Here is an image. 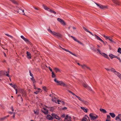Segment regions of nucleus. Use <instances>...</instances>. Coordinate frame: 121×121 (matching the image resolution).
I'll use <instances>...</instances> for the list:
<instances>
[{
	"mask_svg": "<svg viewBox=\"0 0 121 121\" xmlns=\"http://www.w3.org/2000/svg\"><path fill=\"white\" fill-rule=\"evenodd\" d=\"M71 117L68 115H67L65 118L64 121H71Z\"/></svg>",
	"mask_w": 121,
	"mask_h": 121,
	"instance_id": "nucleus-10",
	"label": "nucleus"
},
{
	"mask_svg": "<svg viewBox=\"0 0 121 121\" xmlns=\"http://www.w3.org/2000/svg\"><path fill=\"white\" fill-rule=\"evenodd\" d=\"M109 114L112 118H114L115 116V115L113 113H110Z\"/></svg>",
	"mask_w": 121,
	"mask_h": 121,
	"instance_id": "nucleus-27",
	"label": "nucleus"
},
{
	"mask_svg": "<svg viewBox=\"0 0 121 121\" xmlns=\"http://www.w3.org/2000/svg\"><path fill=\"white\" fill-rule=\"evenodd\" d=\"M105 69H106L107 71H110L111 69H109L106 68H105Z\"/></svg>",
	"mask_w": 121,
	"mask_h": 121,
	"instance_id": "nucleus-56",
	"label": "nucleus"
},
{
	"mask_svg": "<svg viewBox=\"0 0 121 121\" xmlns=\"http://www.w3.org/2000/svg\"><path fill=\"white\" fill-rule=\"evenodd\" d=\"M29 73H30V75L32 77H33V74L31 73V72L30 71V70L29 71Z\"/></svg>",
	"mask_w": 121,
	"mask_h": 121,
	"instance_id": "nucleus-52",
	"label": "nucleus"
},
{
	"mask_svg": "<svg viewBox=\"0 0 121 121\" xmlns=\"http://www.w3.org/2000/svg\"><path fill=\"white\" fill-rule=\"evenodd\" d=\"M81 109L83 110L85 112H87V110H88L87 109H86L84 107H81Z\"/></svg>",
	"mask_w": 121,
	"mask_h": 121,
	"instance_id": "nucleus-25",
	"label": "nucleus"
},
{
	"mask_svg": "<svg viewBox=\"0 0 121 121\" xmlns=\"http://www.w3.org/2000/svg\"><path fill=\"white\" fill-rule=\"evenodd\" d=\"M113 2L117 5H120V2L118 0H112Z\"/></svg>",
	"mask_w": 121,
	"mask_h": 121,
	"instance_id": "nucleus-14",
	"label": "nucleus"
},
{
	"mask_svg": "<svg viewBox=\"0 0 121 121\" xmlns=\"http://www.w3.org/2000/svg\"><path fill=\"white\" fill-rule=\"evenodd\" d=\"M6 117H5L2 118H0V121H3L6 118Z\"/></svg>",
	"mask_w": 121,
	"mask_h": 121,
	"instance_id": "nucleus-35",
	"label": "nucleus"
},
{
	"mask_svg": "<svg viewBox=\"0 0 121 121\" xmlns=\"http://www.w3.org/2000/svg\"><path fill=\"white\" fill-rule=\"evenodd\" d=\"M69 92L72 95L75 96H76V95L74 93L72 92L71 91H69Z\"/></svg>",
	"mask_w": 121,
	"mask_h": 121,
	"instance_id": "nucleus-45",
	"label": "nucleus"
},
{
	"mask_svg": "<svg viewBox=\"0 0 121 121\" xmlns=\"http://www.w3.org/2000/svg\"><path fill=\"white\" fill-rule=\"evenodd\" d=\"M61 101L59 100H57V102H58L57 103L58 104H60V103H61Z\"/></svg>",
	"mask_w": 121,
	"mask_h": 121,
	"instance_id": "nucleus-55",
	"label": "nucleus"
},
{
	"mask_svg": "<svg viewBox=\"0 0 121 121\" xmlns=\"http://www.w3.org/2000/svg\"><path fill=\"white\" fill-rule=\"evenodd\" d=\"M54 70L55 71L56 73H57V72H61V70L59 69L56 67L54 68Z\"/></svg>",
	"mask_w": 121,
	"mask_h": 121,
	"instance_id": "nucleus-18",
	"label": "nucleus"
},
{
	"mask_svg": "<svg viewBox=\"0 0 121 121\" xmlns=\"http://www.w3.org/2000/svg\"><path fill=\"white\" fill-rule=\"evenodd\" d=\"M72 55L76 57H77L78 56L76 54V53H71Z\"/></svg>",
	"mask_w": 121,
	"mask_h": 121,
	"instance_id": "nucleus-44",
	"label": "nucleus"
},
{
	"mask_svg": "<svg viewBox=\"0 0 121 121\" xmlns=\"http://www.w3.org/2000/svg\"><path fill=\"white\" fill-rule=\"evenodd\" d=\"M109 56L111 59H112L114 57H115L116 56H114L112 54H110L109 55Z\"/></svg>",
	"mask_w": 121,
	"mask_h": 121,
	"instance_id": "nucleus-26",
	"label": "nucleus"
},
{
	"mask_svg": "<svg viewBox=\"0 0 121 121\" xmlns=\"http://www.w3.org/2000/svg\"><path fill=\"white\" fill-rule=\"evenodd\" d=\"M34 114H36V115H38L39 114L38 111L37 110H36V111L34 110Z\"/></svg>",
	"mask_w": 121,
	"mask_h": 121,
	"instance_id": "nucleus-33",
	"label": "nucleus"
},
{
	"mask_svg": "<svg viewBox=\"0 0 121 121\" xmlns=\"http://www.w3.org/2000/svg\"><path fill=\"white\" fill-rule=\"evenodd\" d=\"M19 10H21V11H22V13H22V14H23V15H25V13L24 12V10H22V9H21L20 8L19 9Z\"/></svg>",
	"mask_w": 121,
	"mask_h": 121,
	"instance_id": "nucleus-41",
	"label": "nucleus"
},
{
	"mask_svg": "<svg viewBox=\"0 0 121 121\" xmlns=\"http://www.w3.org/2000/svg\"><path fill=\"white\" fill-rule=\"evenodd\" d=\"M52 77L53 78H55L56 77V76L55 74L53 72H52Z\"/></svg>",
	"mask_w": 121,
	"mask_h": 121,
	"instance_id": "nucleus-37",
	"label": "nucleus"
},
{
	"mask_svg": "<svg viewBox=\"0 0 121 121\" xmlns=\"http://www.w3.org/2000/svg\"><path fill=\"white\" fill-rule=\"evenodd\" d=\"M47 107L48 108H49V110L52 112L55 109V108L54 107Z\"/></svg>",
	"mask_w": 121,
	"mask_h": 121,
	"instance_id": "nucleus-19",
	"label": "nucleus"
},
{
	"mask_svg": "<svg viewBox=\"0 0 121 121\" xmlns=\"http://www.w3.org/2000/svg\"><path fill=\"white\" fill-rule=\"evenodd\" d=\"M87 89L89 90L90 91H92L93 92H94V91H93L92 89L91 88L89 87V86L88 87Z\"/></svg>",
	"mask_w": 121,
	"mask_h": 121,
	"instance_id": "nucleus-42",
	"label": "nucleus"
},
{
	"mask_svg": "<svg viewBox=\"0 0 121 121\" xmlns=\"http://www.w3.org/2000/svg\"><path fill=\"white\" fill-rule=\"evenodd\" d=\"M52 117L53 118V119L54 118L56 115L54 113H52L51 114Z\"/></svg>",
	"mask_w": 121,
	"mask_h": 121,
	"instance_id": "nucleus-36",
	"label": "nucleus"
},
{
	"mask_svg": "<svg viewBox=\"0 0 121 121\" xmlns=\"http://www.w3.org/2000/svg\"><path fill=\"white\" fill-rule=\"evenodd\" d=\"M4 71V73H4V74L5 75H6L7 76L9 77V71L8 70V71Z\"/></svg>",
	"mask_w": 121,
	"mask_h": 121,
	"instance_id": "nucleus-16",
	"label": "nucleus"
},
{
	"mask_svg": "<svg viewBox=\"0 0 121 121\" xmlns=\"http://www.w3.org/2000/svg\"><path fill=\"white\" fill-rule=\"evenodd\" d=\"M17 12L18 13H19L20 14H22V11H21L19 10H18L17 11Z\"/></svg>",
	"mask_w": 121,
	"mask_h": 121,
	"instance_id": "nucleus-48",
	"label": "nucleus"
},
{
	"mask_svg": "<svg viewBox=\"0 0 121 121\" xmlns=\"http://www.w3.org/2000/svg\"><path fill=\"white\" fill-rule=\"evenodd\" d=\"M75 96L76 97H77L79 100H80V101H81L82 102V101H83V99H81V98H80L79 97L77 96L76 95Z\"/></svg>",
	"mask_w": 121,
	"mask_h": 121,
	"instance_id": "nucleus-31",
	"label": "nucleus"
},
{
	"mask_svg": "<svg viewBox=\"0 0 121 121\" xmlns=\"http://www.w3.org/2000/svg\"><path fill=\"white\" fill-rule=\"evenodd\" d=\"M42 88H43V90L44 91H46V87L45 86H43Z\"/></svg>",
	"mask_w": 121,
	"mask_h": 121,
	"instance_id": "nucleus-54",
	"label": "nucleus"
},
{
	"mask_svg": "<svg viewBox=\"0 0 121 121\" xmlns=\"http://www.w3.org/2000/svg\"><path fill=\"white\" fill-rule=\"evenodd\" d=\"M95 3L101 9H103L105 8H108V6H107L103 5L101 4H99L96 3Z\"/></svg>",
	"mask_w": 121,
	"mask_h": 121,
	"instance_id": "nucleus-6",
	"label": "nucleus"
},
{
	"mask_svg": "<svg viewBox=\"0 0 121 121\" xmlns=\"http://www.w3.org/2000/svg\"><path fill=\"white\" fill-rule=\"evenodd\" d=\"M82 102H83V103L86 105H87L89 104V103L88 102L86 101H85L84 100H83Z\"/></svg>",
	"mask_w": 121,
	"mask_h": 121,
	"instance_id": "nucleus-28",
	"label": "nucleus"
},
{
	"mask_svg": "<svg viewBox=\"0 0 121 121\" xmlns=\"http://www.w3.org/2000/svg\"><path fill=\"white\" fill-rule=\"evenodd\" d=\"M4 71L3 70L0 71V76H1L2 75V73H4Z\"/></svg>",
	"mask_w": 121,
	"mask_h": 121,
	"instance_id": "nucleus-51",
	"label": "nucleus"
},
{
	"mask_svg": "<svg viewBox=\"0 0 121 121\" xmlns=\"http://www.w3.org/2000/svg\"><path fill=\"white\" fill-rule=\"evenodd\" d=\"M107 119L110 120V117L109 115H108L107 117Z\"/></svg>",
	"mask_w": 121,
	"mask_h": 121,
	"instance_id": "nucleus-53",
	"label": "nucleus"
},
{
	"mask_svg": "<svg viewBox=\"0 0 121 121\" xmlns=\"http://www.w3.org/2000/svg\"><path fill=\"white\" fill-rule=\"evenodd\" d=\"M17 87L16 86V85H15L14 84V85H13V86H12V87H13L14 89H17L16 87Z\"/></svg>",
	"mask_w": 121,
	"mask_h": 121,
	"instance_id": "nucleus-47",
	"label": "nucleus"
},
{
	"mask_svg": "<svg viewBox=\"0 0 121 121\" xmlns=\"http://www.w3.org/2000/svg\"><path fill=\"white\" fill-rule=\"evenodd\" d=\"M89 116L90 117L91 120H95L97 118H98V116L93 113H91L89 114Z\"/></svg>",
	"mask_w": 121,
	"mask_h": 121,
	"instance_id": "nucleus-4",
	"label": "nucleus"
},
{
	"mask_svg": "<svg viewBox=\"0 0 121 121\" xmlns=\"http://www.w3.org/2000/svg\"><path fill=\"white\" fill-rule=\"evenodd\" d=\"M13 117L14 119L15 118V112H13Z\"/></svg>",
	"mask_w": 121,
	"mask_h": 121,
	"instance_id": "nucleus-60",
	"label": "nucleus"
},
{
	"mask_svg": "<svg viewBox=\"0 0 121 121\" xmlns=\"http://www.w3.org/2000/svg\"><path fill=\"white\" fill-rule=\"evenodd\" d=\"M31 79L32 81L34 80L35 79L34 78V77H32V78H31Z\"/></svg>",
	"mask_w": 121,
	"mask_h": 121,
	"instance_id": "nucleus-61",
	"label": "nucleus"
},
{
	"mask_svg": "<svg viewBox=\"0 0 121 121\" xmlns=\"http://www.w3.org/2000/svg\"><path fill=\"white\" fill-rule=\"evenodd\" d=\"M11 109L12 110V111H14V109H13V107L12 106V107H11Z\"/></svg>",
	"mask_w": 121,
	"mask_h": 121,
	"instance_id": "nucleus-62",
	"label": "nucleus"
},
{
	"mask_svg": "<svg viewBox=\"0 0 121 121\" xmlns=\"http://www.w3.org/2000/svg\"><path fill=\"white\" fill-rule=\"evenodd\" d=\"M24 92V91L22 90L21 91H20V92L22 93V94H23V92Z\"/></svg>",
	"mask_w": 121,
	"mask_h": 121,
	"instance_id": "nucleus-63",
	"label": "nucleus"
},
{
	"mask_svg": "<svg viewBox=\"0 0 121 121\" xmlns=\"http://www.w3.org/2000/svg\"><path fill=\"white\" fill-rule=\"evenodd\" d=\"M10 1H11L13 3L15 4H16L17 5L18 4L17 2L15 0H9Z\"/></svg>",
	"mask_w": 121,
	"mask_h": 121,
	"instance_id": "nucleus-29",
	"label": "nucleus"
},
{
	"mask_svg": "<svg viewBox=\"0 0 121 121\" xmlns=\"http://www.w3.org/2000/svg\"><path fill=\"white\" fill-rule=\"evenodd\" d=\"M81 66L82 68L84 69H86L90 70V68L88 67L86 65L83 64V65H81Z\"/></svg>",
	"mask_w": 121,
	"mask_h": 121,
	"instance_id": "nucleus-11",
	"label": "nucleus"
},
{
	"mask_svg": "<svg viewBox=\"0 0 121 121\" xmlns=\"http://www.w3.org/2000/svg\"><path fill=\"white\" fill-rule=\"evenodd\" d=\"M82 121H90L89 117L87 116H85L82 119Z\"/></svg>",
	"mask_w": 121,
	"mask_h": 121,
	"instance_id": "nucleus-12",
	"label": "nucleus"
},
{
	"mask_svg": "<svg viewBox=\"0 0 121 121\" xmlns=\"http://www.w3.org/2000/svg\"><path fill=\"white\" fill-rule=\"evenodd\" d=\"M42 112L45 114H47L48 113V110H46V111H43L42 110Z\"/></svg>",
	"mask_w": 121,
	"mask_h": 121,
	"instance_id": "nucleus-30",
	"label": "nucleus"
},
{
	"mask_svg": "<svg viewBox=\"0 0 121 121\" xmlns=\"http://www.w3.org/2000/svg\"><path fill=\"white\" fill-rule=\"evenodd\" d=\"M46 118L47 119L49 120H52L53 119L52 116L49 114H48L47 115Z\"/></svg>",
	"mask_w": 121,
	"mask_h": 121,
	"instance_id": "nucleus-13",
	"label": "nucleus"
},
{
	"mask_svg": "<svg viewBox=\"0 0 121 121\" xmlns=\"http://www.w3.org/2000/svg\"><path fill=\"white\" fill-rule=\"evenodd\" d=\"M102 56L105 58L107 59H109L108 55L106 53H100Z\"/></svg>",
	"mask_w": 121,
	"mask_h": 121,
	"instance_id": "nucleus-17",
	"label": "nucleus"
},
{
	"mask_svg": "<svg viewBox=\"0 0 121 121\" xmlns=\"http://www.w3.org/2000/svg\"><path fill=\"white\" fill-rule=\"evenodd\" d=\"M43 6L44 9L47 10L49 11L50 9L49 8L47 7V6L44 5H43Z\"/></svg>",
	"mask_w": 121,
	"mask_h": 121,
	"instance_id": "nucleus-22",
	"label": "nucleus"
},
{
	"mask_svg": "<svg viewBox=\"0 0 121 121\" xmlns=\"http://www.w3.org/2000/svg\"><path fill=\"white\" fill-rule=\"evenodd\" d=\"M38 89L39 90V92H41L42 91L41 89L40 88H38Z\"/></svg>",
	"mask_w": 121,
	"mask_h": 121,
	"instance_id": "nucleus-58",
	"label": "nucleus"
},
{
	"mask_svg": "<svg viewBox=\"0 0 121 121\" xmlns=\"http://www.w3.org/2000/svg\"><path fill=\"white\" fill-rule=\"evenodd\" d=\"M49 11L51 13H52L55 14H56V12L53 10L50 9Z\"/></svg>",
	"mask_w": 121,
	"mask_h": 121,
	"instance_id": "nucleus-32",
	"label": "nucleus"
},
{
	"mask_svg": "<svg viewBox=\"0 0 121 121\" xmlns=\"http://www.w3.org/2000/svg\"><path fill=\"white\" fill-rule=\"evenodd\" d=\"M65 114H64L62 115L61 116V117L62 118L64 117H65Z\"/></svg>",
	"mask_w": 121,
	"mask_h": 121,
	"instance_id": "nucleus-59",
	"label": "nucleus"
},
{
	"mask_svg": "<svg viewBox=\"0 0 121 121\" xmlns=\"http://www.w3.org/2000/svg\"><path fill=\"white\" fill-rule=\"evenodd\" d=\"M110 71L113 72L117 75L121 80V74L120 73L117 72L114 69L112 68L111 69Z\"/></svg>",
	"mask_w": 121,
	"mask_h": 121,
	"instance_id": "nucleus-3",
	"label": "nucleus"
},
{
	"mask_svg": "<svg viewBox=\"0 0 121 121\" xmlns=\"http://www.w3.org/2000/svg\"><path fill=\"white\" fill-rule=\"evenodd\" d=\"M117 52L120 53H121V48H118L117 50Z\"/></svg>",
	"mask_w": 121,
	"mask_h": 121,
	"instance_id": "nucleus-43",
	"label": "nucleus"
},
{
	"mask_svg": "<svg viewBox=\"0 0 121 121\" xmlns=\"http://www.w3.org/2000/svg\"><path fill=\"white\" fill-rule=\"evenodd\" d=\"M56 98H55L54 99H52V101H53V102H54L55 101V102L56 103H57V102H56Z\"/></svg>",
	"mask_w": 121,
	"mask_h": 121,
	"instance_id": "nucleus-50",
	"label": "nucleus"
},
{
	"mask_svg": "<svg viewBox=\"0 0 121 121\" xmlns=\"http://www.w3.org/2000/svg\"><path fill=\"white\" fill-rule=\"evenodd\" d=\"M34 93L36 94H37L38 93V91H36V92H34Z\"/></svg>",
	"mask_w": 121,
	"mask_h": 121,
	"instance_id": "nucleus-64",
	"label": "nucleus"
},
{
	"mask_svg": "<svg viewBox=\"0 0 121 121\" xmlns=\"http://www.w3.org/2000/svg\"><path fill=\"white\" fill-rule=\"evenodd\" d=\"M5 35H6V36L10 37V38H11L12 39H13V36H12L10 35H9L8 34H5Z\"/></svg>",
	"mask_w": 121,
	"mask_h": 121,
	"instance_id": "nucleus-39",
	"label": "nucleus"
},
{
	"mask_svg": "<svg viewBox=\"0 0 121 121\" xmlns=\"http://www.w3.org/2000/svg\"><path fill=\"white\" fill-rule=\"evenodd\" d=\"M65 51H66V52H69V53H72V52H70V51H69L68 50V49H66L65 50Z\"/></svg>",
	"mask_w": 121,
	"mask_h": 121,
	"instance_id": "nucleus-57",
	"label": "nucleus"
},
{
	"mask_svg": "<svg viewBox=\"0 0 121 121\" xmlns=\"http://www.w3.org/2000/svg\"><path fill=\"white\" fill-rule=\"evenodd\" d=\"M70 37L72 38L75 41L78 42V43L81 45H84V44L82 42L79 41L77 39H76L74 37L72 36H71Z\"/></svg>",
	"mask_w": 121,
	"mask_h": 121,
	"instance_id": "nucleus-8",
	"label": "nucleus"
},
{
	"mask_svg": "<svg viewBox=\"0 0 121 121\" xmlns=\"http://www.w3.org/2000/svg\"><path fill=\"white\" fill-rule=\"evenodd\" d=\"M54 118H55L57 120H60V117H59L56 115Z\"/></svg>",
	"mask_w": 121,
	"mask_h": 121,
	"instance_id": "nucleus-38",
	"label": "nucleus"
},
{
	"mask_svg": "<svg viewBox=\"0 0 121 121\" xmlns=\"http://www.w3.org/2000/svg\"><path fill=\"white\" fill-rule=\"evenodd\" d=\"M115 57L117 59H118V60H119V61H120V62H121V60L120 57H117V56H115Z\"/></svg>",
	"mask_w": 121,
	"mask_h": 121,
	"instance_id": "nucleus-49",
	"label": "nucleus"
},
{
	"mask_svg": "<svg viewBox=\"0 0 121 121\" xmlns=\"http://www.w3.org/2000/svg\"><path fill=\"white\" fill-rule=\"evenodd\" d=\"M57 20L59 22L62 24L64 26L66 25V23L62 19L60 18H58L57 19Z\"/></svg>",
	"mask_w": 121,
	"mask_h": 121,
	"instance_id": "nucleus-7",
	"label": "nucleus"
},
{
	"mask_svg": "<svg viewBox=\"0 0 121 121\" xmlns=\"http://www.w3.org/2000/svg\"><path fill=\"white\" fill-rule=\"evenodd\" d=\"M26 56L28 59H31V54L30 53H26Z\"/></svg>",
	"mask_w": 121,
	"mask_h": 121,
	"instance_id": "nucleus-24",
	"label": "nucleus"
},
{
	"mask_svg": "<svg viewBox=\"0 0 121 121\" xmlns=\"http://www.w3.org/2000/svg\"><path fill=\"white\" fill-rule=\"evenodd\" d=\"M112 38H111V39H110L109 41L111 42L112 43H116V42H115L113 40H112Z\"/></svg>",
	"mask_w": 121,
	"mask_h": 121,
	"instance_id": "nucleus-46",
	"label": "nucleus"
},
{
	"mask_svg": "<svg viewBox=\"0 0 121 121\" xmlns=\"http://www.w3.org/2000/svg\"><path fill=\"white\" fill-rule=\"evenodd\" d=\"M5 35H6V36L10 37V38H11L12 39H13V36H12L10 35H9L8 34H5Z\"/></svg>",
	"mask_w": 121,
	"mask_h": 121,
	"instance_id": "nucleus-40",
	"label": "nucleus"
},
{
	"mask_svg": "<svg viewBox=\"0 0 121 121\" xmlns=\"http://www.w3.org/2000/svg\"><path fill=\"white\" fill-rule=\"evenodd\" d=\"M83 29L84 30L86 31L89 32V33H90L92 35V36H94V35L93 34H92V33L90 32L89 30H88L87 29L85 28L84 27H83Z\"/></svg>",
	"mask_w": 121,
	"mask_h": 121,
	"instance_id": "nucleus-21",
	"label": "nucleus"
},
{
	"mask_svg": "<svg viewBox=\"0 0 121 121\" xmlns=\"http://www.w3.org/2000/svg\"><path fill=\"white\" fill-rule=\"evenodd\" d=\"M115 120L117 121H121V114H119L116 116Z\"/></svg>",
	"mask_w": 121,
	"mask_h": 121,
	"instance_id": "nucleus-9",
	"label": "nucleus"
},
{
	"mask_svg": "<svg viewBox=\"0 0 121 121\" xmlns=\"http://www.w3.org/2000/svg\"><path fill=\"white\" fill-rule=\"evenodd\" d=\"M100 111L102 113H106L107 112L106 111L105 109L101 108L100 109Z\"/></svg>",
	"mask_w": 121,
	"mask_h": 121,
	"instance_id": "nucleus-23",
	"label": "nucleus"
},
{
	"mask_svg": "<svg viewBox=\"0 0 121 121\" xmlns=\"http://www.w3.org/2000/svg\"><path fill=\"white\" fill-rule=\"evenodd\" d=\"M103 36L106 39H108L109 40H110V39L112 38L111 36H106L105 35H103Z\"/></svg>",
	"mask_w": 121,
	"mask_h": 121,
	"instance_id": "nucleus-20",
	"label": "nucleus"
},
{
	"mask_svg": "<svg viewBox=\"0 0 121 121\" xmlns=\"http://www.w3.org/2000/svg\"><path fill=\"white\" fill-rule=\"evenodd\" d=\"M48 31L53 35L56 36L58 38H60L62 37V35L58 33H57L54 31H52L50 29V27L48 29Z\"/></svg>",
	"mask_w": 121,
	"mask_h": 121,
	"instance_id": "nucleus-1",
	"label": "nucleus"
},
{
	"mask_svg": "<svg viewBox=\"0 0 121 121\" xmlns=\"http://www.w3.org/2000/svg\"><path fill=\"white\" fill-rule=\"evenodd\" d=\"M83 85L84 87L87 89L88 87L89 86L87 84H85L84 83L83 84Z\"/></svg>",
	"mask_w": 121,
	"mask_h": 121,
	"instance_id": "nucleus-34",
	"label": "nucleus"
},
{
	"mask_svg": "<svg viewBox=\"0 0 121 121\" xmlns=\"http://www.w3.org/2000/svg\"><path fill=\"white\" fill-rule=\"evenodd\" d=\"M54 81L57 83H58V85L62 86L64 87H67V85L62 81H59L57 80L56 78H55L54 80Z\"/></svg>",
	"mask_w": 121,
	"mask_h": 121,
	"instance_id": "nucleus-2",
	"label": "nucleus"
},
{
	"mask_svg": "<svg viewBox=\"0 0 121 121\" xmlns=\"http://www.w3.org/2000/svg\"><path fill=\"white\" fill-rule=\"evenodd\" d=\"M21 38H22L25 42L28 43L30 45H31L32 44L29 41V40L25 38L23 35L21 36Z\"/></svg>",
	"mask_w": 121,
	"mask_h": 121,
	"instance_id": "nucleus-5",
	"label": "nucleus"
},
{
	"mask_svg": "<svg viewBox=\"0 0 121 121\" xmlns=\"http://www.w3.org/2000/svg\"><path fill=\"white\" fill-rule=\"evenodd\" d=\"M95 37L98 40H100L103 43H104V42L98 36L96 35L95 34L94 35Z\"/></svg>",
	"mask_w": 121,
	"mask_h": 121,
	"instance_id": "nucleus-15",
	"label": "nucleus"
}]
</instances>
